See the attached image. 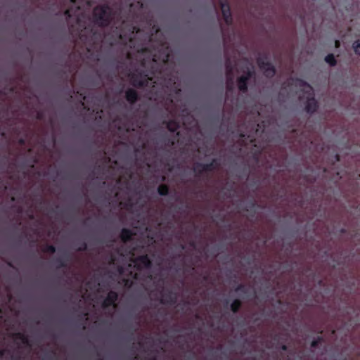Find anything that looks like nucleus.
Here are the masks:
<instances>
[{
	"label": "nucleus",
	"mask_w": 360,
	"mask_h": 360,
	"mask_svg": "<svg viewBox=\"0 0 360 360\" xmlns=\"http://www.w3.org/2000/svg\"><path fill=\"white\" fill-rule=\"evenodd\" d=\"M340 231H341V233H346V229H342Z\"/></svg>",
	"instance_id": "nucleus-43"
},
{
	"label": "nucleus",
	"mask_w": 360,
	"mask_h": 360,
	"mask_svg": "<svg viewBox=\"0 0 360 360\" xmlns=\"http://www.w3.org/2000/svg\"><path fill=\"white\" fill-rule=\"evenodd\" d=\"M81 104L84 106V108H85L86 107L84 106V102H81Z\"/></svg>",
	"instance_id": "nucleus-49"
},
{
	"label": "nucleus",
	"mask_w": 360,
	"mask_h": 360,
	"mask_svg": "<svg viewBox=\"0 0 360 360\" xmlns=\"http://www.w3.org/2000/svg\"><path fill=\"white\" fill-rule=\"evenodd\" d=\"M79 1V0H70L72 6L68 8L64 13L67 19L73 18L78 21V15L79 11L81 10V6L78 4Z\"/></svg>",
	"instance_id": "nucleus-9"
},
{
	"label": "nucleus",
	"mask_w": 360,
	"mask_h": 360,
	"mask_svg": "<svg viewBox=\"0 0 360 360\" xmlns=\"http://www.w3.org/2000/svg\"><path fill=\"white\" fill-rule=\"evenodd\" d=\"M335 44V47L336 48H338L340 46V41L338 40H336Z\"/></svg>",
	"instance_id": "nucleus-38"
},
{
	"label": "nucleus",
	"mask_w": 360,
	"mask_h": 360,
	"mask_svg": "<svg viewBox=\"0 0 360 360\" xmlns=\"http://www.w3.org/2000/svg\"><path fill=\"white\" fill-rule=\"evenodd\" d=\"M205 163L196 162L193 166V172L195 173L196 176H201L204 172H207L206 170L204 169Z\"/></svg>",
	"instance_id": "nucleus-21"
},
{
	"label": "nucleus",
	"mask_w": 360,
	"mask_h": 360,
	"mask_svg": "<svg viewBox=\"0 0 360 360\" xmlns=\"http://www.w3.org/2000/svg\"><path fill=\"white\" fill-rule=\"evenodd\" d=\"M123 282L124 285L128 288H131L134 284V281L130 278H124L123 279Z\"/></svg>",
	"instance_id": "nucleus-31"
},
{
	"label": "nucleus",
	"mask_w": 360,
	"mask_h": 360,
	"mask_svg": "<svg viewBox=\"0 0 360 360\" xmlns=\"http://www.w3.org/2000/svg\"><path fill=\"white\" fill-rule=\"evenodd\" d=\"M160 302L163 304L174 305L177 302L176 295L170 290L162 291Z\"/></svg>",
	"instance_id": "nucleus-10"
},
{
	"label": "nucleus",
	"mask_w": 360,
	"mask_h": 360,
	"mask_svg": "<svg viewBox=\"0 0 360 360\" xmlns=\"http://www.w3.org/2000/svg\"><path fill=\"white\" fill-rule=\"evenodd\" d=\"M42 118V114L41 112L37 113V119L41 120Z\"/></svg>",
	"instance_id": "nucleus-39"
},
{
	"label": "nucleus",
	"mask_w": 360,
	"mask_h": 360,
	"mask_svg": "<svg viewBox=\"0 0 360 360\" xmlns=\"http://www.w3.org/2000/svg\"><path fill=\"white\" fill-rule=\"evenodd\" d=\"M141 29L129 18L122 20L120 25L112 28L110 32L105 34L98 28H85L80 33V39L86 46L88 53H98L104 44L113 46L123 44L129 50L127 58L133 60V52H136L135 59L143 68H150L149 71L136 70L130 75L131 85L136 88L148 86L156 83L153 79L162 77V65H165L169 58V49L167 45L161 43L157 48L146 46V42L150 41L152 36L148 33L143 34V39L139 40L136 36L141 34Z\"/></svg>",
	"instance_id": "nucleus-1"
},
{
	"label": "nucleus",
	"mask_w": 360,
	"mask_h": 360,
	"mask_svg": "<svg viewBox=\"0 0 360 360\" xmlns=\"http://www.w3.org/2000/svg\"><path fill=\"white\" fill-rule=\"evenodd\" d=\"M87 250V244L83 241L79 243V246L76 249L78 252H84Z\"/></svg>",
	"instance_id": "nucleus-30"
},
{
	"label": "nucleus",
	"mask_w": 360,
	"mask_h": 360,
	"mask_svg": "<svg viewBox=\"0 0 360 360\" xmlns=\"http://www.w3.org/2000/svg\"><path fill=\"white\" fill-rule=\"evenodd\" d=\"M158 193L161 196H167L169 192V188L167 184H160L158 187Z\"/></svg>",
	"instance_id": "nucleus-24"
},
{
	"label": "nucleus",
	"mask_w": 360,
	"mask_h": 360,
	"mask_svg": "<svg viewBox=\"0 0 360 360\" xmlns=\"http://www.w3.org/2000/svg\"><path fill=\"white\" fill-rule=\"evenodd\" d=\"M182 122L185 128L189 129L196 125L197 122L187 108H184L181 112Z\"/></svg>",
	"instance_id": "nucleus-8"
},
{
	"label": "nucleus",
	"mask_w": 360,
	"mask_h": 360,
	"mask_svg": "<svg viewBox=\"0 0 360 360\" xmlns=\"http://www.w3.org/2000/svg\"><path fill=\"white\" fill-rule=\"evenodd\" d=\"M323 342V338L322 336H318L316 339L313 340L311 342V348H316L319 345Z\"/></svg>",
	"instance_id": "nucleus-26"
},
{
	"label": "nucleus",
	"mask_w": 360,
	"mask_h": 360,
	"mask_svg": "<svg viewBox=\"0 0 360 360\" xmlns=\"http://www.w3.org/2000/svg\"><path fill=\"white\" fill-rule=\"evenodd\" d=\"M280 348H281V349L282 351H284V352H285V351H287V350H288V346H287L286 345H284V344H283V345H281V347H280Z\"/></svg>",
	"instance_id": "nucleus-34"
},
{
	"label": "nucleus",
	"mask_w": 360,
	"mask_h": 360,
	"mask_svg": "<svg viewBox=\"0 0 360 360\" xmlns=\"http://www.w3.org/2000/svg\"><path fill=\"white\" fill-rule=\"evenodd\" d=\"M236 64L230 58H226L225 62L226 89L229 91L233 90L234 80V69Z\"/></svg>",
	"instance_id": "nucleus-5"
},
{
	"label": "nucleus",
	"mask_w": 360,
	"mask_h": 360,
	"mask_svg": "<svg viewBox=\"0 0 360 360\" xmlns=\"http://www.w3.org/2000/svg\"><path fill=\"white\" fill-rule=\"evenodd\" d=\"M191 246H193V247H194V246H195V243H194V242L191 243Z\"/></svg>",
	"instance_id": "nucleus-48"
},
{
	"label": "nucleus",
	"mask_w": 360,
	"mask_h": 360,
	"mask_svg": "<svg viewBox=\"0 0 360 360\" xmlns=\"http://www.w3.org/2000/svg\"><path fill=\"white\" fill-rule=\"evenodd\" d=\"M176 77L173 75L169 74L167 75V77L165 78L164 79V86L167 88L174 87V91L176 93H179L181 90L179 88H178V86H176Z\"/></svg>",
	"instance_id": "nucleus-14"
},
{
	"label": "nucleus",
	"mask_w": 360,
	"mask_h": 360,
	"mask_svg": "<svg viewBox=\"0 0 360 360\" xmlns=\"http://www.w3.org/2000/svg\"><path fill=\"white\" fill-rule=\"evenodd\" d=\"M167 99L169 100V103H173V100H172V98H168Z\"/></svg>",
	"instance_id": "nucleus-42"
},
{
	"label": "nucleus",
	"mask_w": 360,
	"mask_h": 360,
	"mask_svg": "<svg viewBox=\"0 0 360 360\" xmlns=\"http://www.w3.org/2000/svg\"><path fill=\"white\" fill-rule=\"evenodd\" d=\"M203 280L205 281H207L208 280V276L207 275L204 276H203Z\"/></svg>",
	"instance_id": "nucleus-41"
},
{
	"label": "nucleus",
	"mask_w": 360,
	"mask_h": 360,
	"mask_svg": "<svg viewBox=\"0 0 360 360\" xmlns=\"http://www.w3.org/2000/svg\"><path fill=\"white\" fill-rule=\"evenodd\" d=\"M352 48L354 49V53L360 56V40H356L354 41L352 44Z\"/></svg>",
	"instance_id": "nucleus-27"
},
{
	"label": "nucleus",
	"mask_w": 360,
	"mask_h": 360,
	"mask_svg": "<svg viewBox=\"0 0 360 360\" xmlns=\"http://www.w3.org/2000/svg\"><path fill=\"white\" fill-rule=\"evenodd\" d=\"M19 143H20V145H24V144L25 143V139H20L19 140Z\"/></svg>",
	"instance_id": "nucleus-37"
},
{
	"label": "nucleus",
	"mask_w": 360,
	"mask_h": 360,
	"mask_svg": "<svg viewBox=\"0 0 360 360\" xmlns=\"http://www.w3.org/2000/svg\"><path fill=\"white\" fill-rule=\"evenodd\" d=\"M6 352V349H0V358H2L4 356Z\"/></svg>",
	"instance_id": "nucleus-35"
},
{
	"label": "nucleus",
	"mask_w": 360,
	"mask_h": 360,
	"mask_svg": "<svg viewBox=\"0 0 360 360\" xmlns=\"http://www.w3.org/2000/svg\"><path fill=\"white\" fill-rule=\"evenodd\" d=\"M221 7L222 16L227 25L233 24V18L231 13V8L228 0H218Z\"/></svg>",
	"instance_id": "nucleus-7"
},
{
	"label": "nucleus",
	"mask_w": 360,
	"mask_h": 360,
	"mask_svg": "<svg viewBox=\"0 0 360 360\" xmlns=\"http://www.w3.org/2000/svg\"><path fill=\"white\" fill-rule=\"evenodd\" d=\"M134 279H138V274H134Z\"/></svg>",
	"instance_id": "nucleus-44"
},
{
	"label": "nucleus",
	"mask_w": 360,
	"mask_h": 360,
	"mask_svg": "<svg viewBox=\"0 0 360 360\" xmlns=\"http://www.w3.org/2000/svg\"><path fill=\"white\" fill-rule=\"evenodd\" d=\"M12 359L13 360H20V356H11Z\"/></svg>",
	"instance_id": "nucleus-36"
},
{
	"label": "nucleus",
	"mask_w": 360,
	"mask_h": 360,
	"mask_svg": "<svg viewBox=\"0 0 360 360\" xmlns=\"http://www.w3.org/2000/svg\"><path fill=\"white\" fill-rule=\"evenodd\" d=\"M256 206V202H251V208H254Z\"/></svg>",
	"instance_id": "nucleus-40"
},
{
	"label": "nucleus",
	"mask_w": 360,
	"mask_h": 360,
	"mask_svg": "<svg viewBox=\"0 0 360 360\" xmlns=\"http://www.w3.org/2000/svg\"><path fill=\"white\" fill-rule=\"evenodd\" d=\"M105 166L104 165H98L97 167H96V170L98 171H102L103 172L105 169Z\"/></svg>",
	"instance_id": "nucleus-33"
},
{
	"label": "nucleus",
	"mask_w": 360,
	"mask_h": 360,
	"mask_svg": "<svg viewBox=\"0 0 360 360\" xmlns=\"http://www.w3.org/2000/svg\"><path fill=\"white\" fill-rule=\"evenodd\" d=\"M70 260V255L68 254H65L63 256L56 259L55 262L57 264V268L60 269L67 268Z\"/></svg>",
	"instance_id": "nucleus-17"
},
{
	"label": "nucleus",
	"mask_w": 360,
	"mask_h": 360,
	"mask_svg": "<svg viewBox=\"0 0 360 360\" xmlns=\"http://www.w3.org/2000/svg\"><path fill=\"white\" fill-rule=\"evenodd\" d=\"M82 98H83L84 101H86V96H84Z\"/></svg>",
	"instance_id": "nucleus-50"
},
{
	"label": "nucleus",
	"mask_w": 360,
	"mask_h": 360,
	"mask_svg": "<svg viewBox=\"0 0 360 360\" xmlns=\"http://www.w3.org/2000/svg\"><path fill=\"white\" fill-rule=\"evenodd\" d=\"M245 74L239 77L237 79L238 88L242 93H246L248 91V83L250 78L254 75V71L250 70L248 67L244 71Z\"/></svg>",
	"instance_id": "nucleus-6"
},
{
	"label": "nucleus",
	"mask_w": 360,
	"mask_h": 360,
	"mask_svg": "<svg viewBox=\"0 0 360 360\" xmlns=\"http://www.w3.org/2000/svg\"><path fill=\"white\" fill-rule=\"evenodd\" d=\"M125 206L127 207V208H131L132 206H133V203L131 202V200H129L126 203H125Z\"/></svg>",
	"instance_id": "nucleus-32"
},
{
	"label": "nucleus",
	"mask_w": 360,
	"mask_h": 360,
	"mask_svg": "<svg viewBox=\"0 0 360 360\" xmlns=\"http://www.w3.org/2000/svg\"><path fill=\"white\" fill-rule=\"evenodd\" d=\"M134 234L135 233L131 230L127 228H123L121 230L120 238L123 243H127L132 239V237L134 236Z\"/></svg>",
	"instance_id": "nucleus-15"
},
{
	"label": "nucleus",
	"mask_w": 360,
	"mask_h": 360,
	"mask_svg": "<svg viewBox=\"0 0 360 360\" xmlns=\"http://www.w3.org/2000/svg\"><path fill=\"white\" fill-rule=\"evenodd\" d=\"M219 162L217 159H212V161L209 163H206L205 165H203L204 169L208 172H212L217 169L219 166Z\"/></svg>",
	"instance_id": "nucleus-19"
},
{
	"label": "nucleus",
	"mask_w": 360,
	"mask_h": 360,
	"mask_svg": "<svg viewBox=\"0 0 360 360\" xmlns=\"http://www.w3.org/2000/svg\"><path fill=\"white\" fill-rule=\"evenodd\" d=\"M125 98L132 105L139 100V95L136 90L129 88L125 91Z\"/></svg>",
	"instance_id": "nucleus-13"
},
{
	"label": "nucleus",
	"mask_w": 360,
	"mask_h": 360,
	"mask_svg": "<svg viewBox=\"0 0 360 360\" xmlns=\"http://www.w3.org/2000/svg\"><path fill=\"white\" fill-rule=\"evenodd\" d=\"M335 158H336V160H337L338 161H339V160H340V156H339V155H336Z\"/></svg>",
	"instance_id": "nucleus-45"
},
{
	"label": "nucleus",
	"mask_w": 360,
	"mask_h": 360,
	"mask_svg": "<svg viewBox=\"0 0 360 360\" xmlns=\"http://www.w3.org/2000/svg\"><path fill=\"white\" fill-rule=\"evenodd\" d=\"M43 251L44 252H47V253H51V254H53L56 252V248L55 246H53V245H48L46 244L44 249H43Z\"/></svg>",
	"instance_id": "nucleus-28"
},
{
	"label": "nucleus",
	"mask_w": 360,
	"mask_h": 360,
	"mask_svg": "<svg viewBox=\"0 0 360 360\" xmlns=\"http://www.w3.org/2000/svg\"><path fill=\"white\" fill-rule=\"evenodd\" d=\"M295 85L301 87V88H307L308 91H306L305 93H308L309 96L307 97V101L305 105V110L309 114H312L315 112L318 108V102L316 101L314 94L312 92V87L310 84H309L307 82L302 79H295Z\"/></svg>",
	"instance_id": "nucleus-3"
},
{
	"label": "nucleus",
	"mask_w": 360,
	"mask_h": 360,
	"mask_svg": "<svg viewBox=\"0 0 360 360\" xmlns=\"http://www.w3.org/2000/svg\"><path fill=\"white\" fill-rule=\"evenodd\" d=\"M165 179H166L165 176H163L162 177V181H165Z\"/></svg>",
	"instance_id": "nucleus-47"
},
{
	"label": "nucleus",
	"mask_w": 360,
	"mask_h": 360,
	"mask_svg": "<svg viewBox=\"0 0 360 360\" xmlns=\"http://www.w3.org/2000/svg\"><path fill=\"white\" fill-rule=\"evenodd\" d=\"M165 123L166 127L169 131L173 133L176 132V136L179 135V132L178 131V130L180 128V124L178 121L175 120H170L166 122Z\"/></svg>",
	"instance_id": "nucleus-16"
},
{
	"label": "nucleus",
	"mask_w": 360,
	"mask_h": 360,
	"mask_svg": "<svg viewBox=\"0 0 360 360\" xmlns=\"http://www.w3.org/2000/svg\"><path fill=\"white\" fill-rule=\"evenodd\" d=\"M242 301L239 299H235L230 305V309L231 311L234 314H236L239 311L242 307Z\"/></svg>",
	"instance_id": "nucleus-22"
},
{
	"label": "nucleus",
	"mask_w": 360,
	"mask_h": 360,
	"mask_svg": "<svg viewBox=\"0 0 360 360\" xmlns=\"http://www.w3.org/2000/svg\"><path fill=\"white\" fill-rule=\"evenodd\" d=\"M134 262L137 269L141 270L143 268L150 269L152 266V262L148 255H143L136 257Z\"/></svg>",
	"instance_id": "nucleus-11"
},
{
	"label": "nucleus",
	"mask_w": 360,
	"mask_h": 360,
	"mask_svg": "<svg viewBox=\"0 0 360 360\" xmlns=\"http://www.w3.org/2000/svg\"><path fill=\"white\" fill-rule=\"evenodd\" d=\"M257 63L259 68L263 71L264 75L267 78H273L276 73V70L275 66L268 60L266 55L259 56L257 58Z\"/></svg>",
	"instance_id": "nucleus-4"
},
{
	"label": "nucleus",
	"mask_w": 360,
	"mask_h": 360,
	"mask_svg": "<svg viewBox=\"0 0 360 360\" xmlns=\"http://www.w3.org/2000/svg\"><path fill=\"white\" fill-rule=\"evenodd\" d=\"M118 15L116 11L105 4L96 6L92 13L94 24L101 29L109 26Z\"/></svg>",
	"instance_id": "nucleus-2"
},
{
	"label": "nucleus",
	"mask_w": 360,
	"mask_h": 360,
	"mask_svg": "<svg viewBox=\"0 0 360 360\" xmlns=\"http://www.w3.org/2000/svg\"><path fill=\"white\" fill-rule=\"evenodd\" d=\"M248 290V288L244 284H239L236 288V292H242L243 293H246Z\"/></svg>",
	"instance_id": "nucleus-29"
},
{
	"label": "nucleus",
	"mask_w": 360,
	"mask_h": 360,
	"mask_svg": "<svg viewBox=\"0 0 360 360\" xmlns=\"http://www.w3.org/2000/svg\"><path fill=\"white\" fill-rule=\"evenodd\" d=\"M161 142L164 144L165 147H172L175 143V140L170 136H169L167 134H164L160 137Z\"/></svg>",
	"instance_id": "nucleus-18"
},
{
	"label": "nucleus",
	"mask_w": 360,
	"mask_h": 360,
	"mask_svg": "<svg viewBox=\"0 0 360 360\" xmlns=\"http://www.w3.org/2000/svg\"><path fill=\"white\" fill-rule=\"evenodd\" d=\"M151 360H156V359L155 358H153Z\"/></svg>",
	"instance_id": "nucleus-51"
},
{
	"label": "nucleus",
	"mask_w": 360,
	"mask_h": 360,
	"mask_svg": "<svg viewBox=\"0 0 360 360\" xmlns=\"http://www.w3.org/2000/svg\"><path fill=\"white\" fill-rule=\"evenodd\" d=\"M118 297L119 295L117 292L110 290L108 293L107 297L103 302V307L108 308L111 306L116 307V302L118 300Z\"/></svg>",
	"instance_id": "nucleus-12"
},
{
	"label": "nucleus",
	"mask_w": 360,
	"mask_h": 360,
	"mask_svg": "<svg viewBox=\"0 0 360 360\" xmlns=\"http://www.w3.org/2000/svg\"><path fill=\"white\" fill-rule=\"evenodd\" d=\"M12 337L15 340H20L24 345H30L29 338L27 335L23 333H15L12 334Z\"/></svg>",
	"instance_id": "nucleus-20"
},
{
	"label": "nucleus",
	"mask_w": 360,
	"mask_h": 360,
	"mask_svg": "<svg viewBox=\"0 0 360 360\" xmlns=\"http://www.w3.org/2000/svg\"><path fill=\"white\" fill-rule=\"evenodd\" d=\"M258 129H255V131L251 132L250 134L245 133V132H240V137L247 139L248 141H249L250 143H253L255 141V134L257 132Z\"/></svg>",
	"instance_id": "nucleus-23"
},
{
	"label": "nucleus",
	"mask_w": 360,
	"mask_h": 360,
	"mask_svg": "<svg viewBox=\"0 0 360 360\" xmlns=\"http://www.w3.org/2000/svg\"><path fill=\"white\" fill-rule=\"evenodd\" d=\"M158 148H159V150H165V147H163V146H160Z\"/></svg>",
	"instance_id": "nucleus-46"
},
{
	"label": "nucleus",
	"mask_w": 360,
	"mask_h": 360,
	"mask_svg": "<svg viewBox=\"0 0 360 360\" xmlns=\"http://www.w3.org/2000/svg\"><path fill=\"white\" fill-rule=\"evenodd\" d=\"M325 61L331 67L337 65V60L333 53H329L325 57Z\"/></svg>",
	"instance_id": "nucleus-25"
}]
</instances>
